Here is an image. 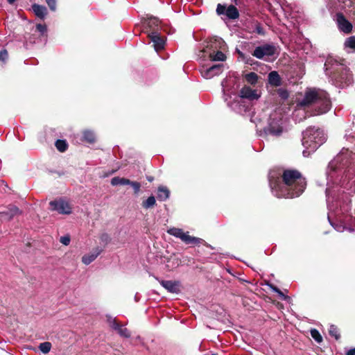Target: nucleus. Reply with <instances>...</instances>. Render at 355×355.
Returning a JSON list of instances; mask_svg holds the SVG:
<instances>
[{
	"label": "nucleus",
	"mask_w": 355,
	"mask_h": 355,
	"mask_svg": "<svg viewBox=\"0 0 355 355\" xmlns=\"http://www.w3.org/2000/svg\"><path fill=\"white\" fill-rule=\"evenodd\" d=\"M216 12L219 15H225L227 18L231 19H236L239 16L237 8L233 5H230L226 7L224 5L218 4L217 6Z\"/></svg>",
	"instance_id": "nucleus-9"
},
{
	"label": "nucleus",
	"mask_w": 355,
	"mask_h": 355,
	"mask_svg": "<svg viewBox=\"0 0 355 355\" xmlns=\"http://www.w3.org/2000/svg\"><path fill=\"white\" fill-rule=\"evenodd\" d=\"M311 335L312 338L318 343H320L322 340V338L318 330L312 329L311 330Z\"/></svg>",
	"instance_id": "nucleus-31"
},
{
	"label": "nucleus",
	"mask_w": 355,
	"mask_h": 355,
	"mask_svg": "<svg viewBox=\"0 0 355 355\" xmlns=\"http://www.w3.org/2000/svg\"><path fill=\"white\" fill-rule=\"evenodd\" d=\"M259 76L254 72H250L245 75V79L248 83L255 85L257 83Z\"/></svg>",
	"instance_id": "nucleus-24"
},
{
	"label": "nucleus",
	"mask_w": 355,
	"mask_h": 355,
	"mask_svg": "<svg viewBox=\"0 0 355 355\" xmlns=\"http://www.w3.org/2000/svg\"><path fill=\"white\" fill-rule=\"evenodd\" d=\"M211 355H216V354H211Z\"/></svg>",
	"instance_id": "nucleus-46"
},
{
	"label": "nucleus",
	"mask_w": 355,
	"mask_h": 355,
	"mask_svg": "<svg viewBox=\"0 0 355 355\" xmlns=\"http://www.w3.org/2000/svg\"><path fill=\"white\" fill-rule=\"evenodd\" d=\"M130 183V180L125 178L114 177L111 180V184L113 186L129 185Z\"/></svg>",
	"instance_id": "nucleus-23"
},
{
	"label": "nucleus",
	"mask_w": 355,
	"mask_h": 355,
	"mask_svg": "<svg viewBox=\"0 0 355 355\" xmlns=\"http://www.w3.org/2000/svg\"><path fill=\"white\" fill-rule=\"evenodd\" d=\"M256 33L259 35H264L263 28L259 25L257 24L255 28Z\"/></svg>",
	"instance_id": "nucleus-38"
},
{
	"label": "nucleus",
	"mask_w": 355,
	"mask_h": 355,
	"mask_svg": "<svg viewBox=\"0 0 355 355\" xmlns=\"http://www.w3.org/2000/svg\"><path fill=\"white\" fill-rule=\"evenodd\" d=\"M169 190L164 186H160L157 189V199L160 201H165L169 197Z\"/></svg>",
	"instance_id": "nucleus-20"
},
{
	"label": "nucleus",
	"mask_w": 355,
	"mask_h": 355,
	"mask_svg": "<svg viewBox=\"0 0 355 355\" xmlns=\"http://www.w3.org/2000/svg\"><path fill=\"white\" fill-rule=\"evenodd\" d=\"M148 36L153 43V46L156 51H159L164 49L165 41L164 37L160 36L159 32L153 31L151 33H148Z\"/></svg>",
	"instance_id": "nucleus-13"
},
{
	"label": "nucleus",
	"mask_w": 355,
	"mask_h": 355,
	"mask_svg": "<svg viewBox=\"0 0 355 355\" xmlns=\"http://www.w3.org/2000/svg\"><path fill=\"white\" fill-rule=\"evenodd\" d=\"M36 28H37V30L39 32H40L42 34H44L46 31V27L44 25L37 24Z\"/></svg>",
	"instance_id": "nucleus-37"
},
{
	"label": "nucleus",
	"mask_w": 355,
	"mask_h": 355,
	"mask_svg": "<svg viewBox=\"0 0 355 355\" xmlns=\"http://www.w3.org/2000/svg\"><path fill=\"white\" fill-rule=\"evenodd\" d=\"M156 203V200L154 196H151L142 202V206L145 209H149L153 207Z\"/></svg>",
	"instance_id": "nucleus-26"
},
{
	"label": "nucleus",
	"mask_w": 355,
	"mask_h": 355,
	"mask_svg": "<svg viewBox=\"0 0 355 355\" xmlns=\"http://www.w3.org/2000/svg\"><path fill=\"white\" fill-rule=\"evenodd\" d=\"M83 139L89 143H94L95 141V135L92 131L85 130L83 132Z\"/></svg>",
	"instance_id": "nucleus-25"
},
{
	"label": "nucleus",
	"mask_w": 355,
	"mask_h": 355,
	"mask_svg": "<svg viewBox=\"0 0 355 355\" xmlns=\"http://www.w3.org/2000/svg\"><path fill=\"white\" fill-rule=\"evenodd\" d=\"M46 2L51 10H53V11L55 10L56 0H46Z\"/></svg>",
	"instance_id": "nucleus-34"
},
{
	"label": "nucleus",
	"mask_w": 355,
	"mask_h": 355,
	"mask_svg": "<svg viewBox=\"0 0 355 355\" xmlns=\"http://www.w3.org/2000/svg\"><path fill=\"white\" fill-rule=\"evenodd\" d=\"M129 185L132 187L135 194H137L139 192L141 188V184L139 182L130 181Z\"/></svg>",
	"instance_id": "nucleus-32"
},
{
	"label": "nucleus",
	"mask_w": 355,
	"mask_h": 355,
	"mask_svg": "<svg viewBox=\"0 0 355 355\" xmlns=\"http://www.w3.org/2000/svg\"><path fill=\"white\" fill-rule=\"evenodd\" d=\"M33 10L36 16L38 17L43 19L46 16L47 13V10L46 7L43 6H40L37 4H33L32 6Z\"/></svg>",
	"instance_id": "nucleus-22"
},
{
	"label": "nucleus",
	"mask_w": 355,
	"mask_h": 355,
	"mask_svg": "<svg viewBox=\"0 0 355 355\" xmlns=\"http://www.w3.org/2000/svg\"><path fill=\"white\" fill-rule=\"evenodd\" d=\"M148 180L149 181H152V180H153V178H148Z\"/></svg>",
	"instance_id": "nucleus-45"
},
{
	"label": "nucleus",
	"mask_w": 355,
	"mask_h": 355,
	"mask_svg": "<svg viewBox=\"0 0 355 355\" xmlns=\"http://www.w3.org/2000/svg\"><path fill=\"white\" fill-rule=\"evenodd\" d=\"M146 25L149 28V33L153 31L159 32L160 30V21L157 17H151L148 18Z\"/></svg>",
	"instance_id": "nucleus-17"
},
{
	"label": "nucleus",
	"mask_w": 355,
	"mask_h": 355,
	"mask_svg": "<svg viewBox=\"0 0 355 355\" xmlns=\"http://www.w3.org/2000/svg\"><path fill=\"white\" fill-rule=\"evenodd\" d=\"M167 232L176 238L181 239L186 244H200L205 242L202 239L190 236L189 232H184L182 229L172 227L167 230Z\"/></svg>",
	"instance_id": "nucleus-6"
},
{
	"label": "nucleus",
	"mask_w": 355,
	"mask_h": 355,
	"mask_svg": "<svg viewBox=\"0 0 355 355\" xmlns=\"http://www.w3.org/2000/svg\"><path fill=\"white\" fill-rule=\"evenodd\" d=\"M51 343L49 342H44L40 344L39 349L44 354H48L51 349Z\"/></svg>",
	"instance_id": "nucleus-27"
},
{
	"label": "nucleus",
	"mask_w": 355,
	"mask_h": 355,
	"mask_svg": "<svg viewBox=\"0 0 355 355\" xmlns=\"http://www.w3.org/2000/svg\"><path fill=\"white\" fill-rule=\"evenodd\" d=\"M268 83L274 87H278L282 84V79L275 71H272L269 73L268 76Z\"/></svg>",
	"instance_id": "nucleus-18"
},
{
	"label": "nucleus",
	"mask_w": 355,
	"mask_h": 355,
	"mask_svg": "<svg viewBox=\"0 0 355 355\" xmlns=\"http://www.w3.org/2000/svg\"><path fill=\"white\" fill-rule=\"evenodd\" d=\"M261 96L260 92L257 89H253L249 86H244L240 91V97L250 101L258 100Z\"/></svg>",
	"instance_id": "nucleus-12"
},
{
	"label": "nucleus",
	"mask_w": 355,
	"mask_h": 355,
	"mask_svg": "<svg viewBox=\"0 0 355 355\" xmlns=\"http://www.w3.org/2000/svg\"><path fill=\"white\" fill-rule=\"evenodd\" d=\"M223 65L221 64H214L209 67L202 66L200 72L202 76L206 79H210L215 76H218L223 71Z\"/></svg>",
	"instance_id": "nucleus-10"
},
{
	"label": "nucleus",
	"mask_w": 355,
	"mask_h": 355,
	"mask_svg": "<svg viewBox=\"0 0 355 355\" xmlns=\"http://www.w3.org/2000/svg\"><path fill=\"white\" fill-rule=\"evenodd\" d=\"M51 209L56 211L61 214H69L71 213V207L69 203L62 199L51 201L49 203Z\"/></svg>",
	"instance_id": "nucleus-7"
},
{
	"label": "nucleus",
	"mask_w": 355,
	"mask_h": 355,
	"mask_svg": "<svg viewBox=\"0 0 355 355\" xmlns=\"http://www.w3.org/2000/svg\"><path fill=\"white\" fill-rule=\"evenodd\" d=\"M299 105L302 107L313 105L315 110V114L327 112L331 106L327 93L315 89L306 91Z\"/></svg>",
	"instance_id": "nucleus-2"
},
{
	"label": "nucleus",
	"mask_w": 355,
	"mask_h": 355,
	"mask_svg": "<svg viewBox=\"0 0 355 355\" xmlns=\"http://www.w3.org/2000/svg\"><path fill=\"white\" fill-rule=\"evenodd\" d=\"M329 334L334 337L336 340H338L340 338V334L338 329L335 325H331L329 329Z\"/></svg>",
	"instance_id": "nucleus-29"
},
{
	"label": "nucleus",
	"mask_w": 355,
	"mask_h": 355,
	"mask_svg": "<svg viewBox=\"0 0 355 355\" xmlns=\"http://www.w3.org/2000/svg\"><path fill=\"white\" fill-rule=\"evenodd\" d=\"M347 355H355V348L349 350L348 352L347 353Z\"/></svg>",
	"instance_id": "nucleus-41"
},
{
	"label": "nucleus",
	"mask_w": 355,
	"mask_h": 355,
	"mask_svg": "<svg viewBox=\"0 0 355 355\" xmlns=\"http://www.w3.org/2000/svg\"><path fill=\"white\" fill-rule=\"evenodd\" d=\"M277 93L279 96L283 99H286L288 97V93L286 89H279L277 90Z\"/></svg>",
	"instance_id": "nucleus-33"
},
{
	"label": "nucleus",
	"mask_w": 355,
	"mask_h": 355,
	"mask_svg": "<svg viewBox=\"0 0 355 355\" xmlns=\"http://www.w3.org/2000/svg\"><path fill=\"white\" fill-rule=\"evenodd\" d=\"M326 140L324 132L318 128H309L303 132L302 143L305 149L302 153L308 157Z\"/></svg>",
	"instance_id": "nucleus-4"
},
{
	"label": "nucleus",
	"mask_w": 355,
	"mask_h": 355,
	"mask_svg": "<svg viewBox=\"0 0 355 355\" xmlns=\"http://www.w3.org/2000/svg\"><path fill=\"white\" fill-rule=\"evenodd\" d=\"M273 290H274L275 292H277V293H279V295H283L282 293V292H281L278 288H275Z\"/></svg>",
	"instance_id": "nucleus-42"
},
{
	"label": "nucleus",
	"mask_w": 355,
	"mask_h": 355,
	"mask_svg": "<svg viewBox=\"0 0 355 355\" xmlns=\"http://www.w3.org/2000/svg\"><path fill=\"white\" fill-rule=\"evenodd\" d=\"M327 75L331 76L340 87H345L352 83V75L342 63L329 58L324 64Z\"/></svg>",
	"instance_id": "nucleus-3"
},
{
	"label": "nucleus",
	"mask_w": 355,
	"mask_h": 355,
	"mask_svg": "<svg viewBox=\"0 0 355 355\" xmlns=\"http://www.w3.org/2000/svg\"><path fill=\"white\" fill-rule=\"evenodd\" d=\"M222 86H223V87H225L224 82L222 83ZM223 91L225 92V88H223Z\"/></svg>",
	"instance_id": "nucleus-44"
},
{
	"label": "nucleus",
	"mask_w": 355,
	"mask_h": 355,
	"mask_svg": "<svg viewBox=\"0 0 355 355\" xmlns=\"http://www.w3.org/2000/svg\"><path fill=\"white\" fill-rule=\"evenodd\" d=\"M8 58V52L3 49L0 52V60L5 61Z\"/></svg>",
	"instance_id": "nucleus-36"
},
{
	"label": "nucleus",
	"mask_w": 355,
	"mask_h": 355,
	"mask_svg": "<svg viewBox=\"0 0 355 355\" xmlns=\"http://www.w3.org/2000/svg\"><path fill=\"white\" fill-rule=\"evenodd\" d=\"M345 46L355 51V37L352 36L347 38L345 42Z\"/></svg>",
	"instance_id": "nucleus-30"
},
{
	"label": "nucleus",
	"mask_w": 355,
	"mask_h": 355,
	"mask_svg": "<svg viewBox=\"0 0 355 355\" xmlns=\"http://www.w3.org/2000/svg\"><path fill=\"white\" fill-rule=\"evenodd\" d=\"M335 229L338 232H342L344 230V227L341 225H338L335 227Z\"/></svg>",
	"instance_id": "nucleus-40"
},
{
	"label": "nucleus",
	"mask_w": 355,
	"mask_h": 355,
	"mask_svg": "<svg viewBox=\"0 0 355 355\" xmlns=\"http://www.w3.org/2000/svg\"><path fill=\"white\" fill-rule=\"evenodd\" d=\"M107 322L109 325L114 330L117 331L118 334L124 338L130 337V333L127 328H124L119 324L115 318L110 316L107 317Z\"/></svg>",
	"instance_id": "nucleus-14"
},
{
	"label": "nucleus",
	"mask_w": 355,
	"mask_h": 355,
	"mask_svg": "<svg viewBox=\"0 0 355 355\" xmlns=\"http://www.w3.org/2000/svg\"><path fill=\"white\" fill-rule=\"evenodd\" d=\"M15 1V0H8V2L10 4H12Z\"/></svg>",
	"instance_id": "nucleus-43"
},
{
	"label": "nucleus",
	"mask_w": 355,
	"mask_h": 355,
	"mask_svg": "<svg viewBox=\"0 0 355 355\" xmlns=\"http://www.w3.org/2000/svg\"><path fill=\"white\" fill-rule=\"evenodd\" d=\"M161 285L171 293H178L179 291V284L176 282L162 280Z\"/></svg>",
	"instance_id": "nucleus-15"
},
{
	"label": "nucleus",
	"mask_w": 355,
	"mask_h": 355,
	"mask_svg": "<svg viewBox=\"0 0 355 355\" xmlns=\"http://www.w3.org/2000/svg\"><path fill=\"white\" fill-rule=\"evenodd\" d=\"M225 42L221 38H214L210 40L207 48L213 49V52L209 53L210 60L211 61H225V55L221 51H215V49H223Z\"/></svg>",
	"instance_id": "nucleus-5"
},
{
	"label": "nucleus",
	"mask_w": 355,
	"mask_h": 355,
	"mask_svg": "<svg viewBox=\"0 0 355 355\" xmlns=\"http://www.w3.org/2000/svg\"><path fill=\"white\" fill-rule=\"evenodd\" d=\"M19 214V209L15 206H12L9 208L8 211L1 213V214L5 216L6 219H7L8 220L12 219L15 216H17Z\"/></svg>",
	"instance_id": "nucleus-21"
},
{
	"label": "nucleus",
	"mask_w": 355,
	"mask_h": 355,
	"mask_svg": "<svg viewBox=\"0 0 355 355\" xmlns=\"http://www.w3.org/2000/svg\"><path fill=\"white\" fill-rule=\"evenodd\" d=\"M336 17L338 29L345 33H349L352 30V24L342 13H337Z\"/></svg>",
	"instance_id": "nucleus-11"
},
{
	"label": "nucleus",
	"mask_w": 355,
	"mask_h": 355,
	"mask_svg": "<svg viewBox=\"0 0 355 355\" xmlns=\"http://www.w3.org/2000/svg\"><path fill=\"white\" fill-rule=\"evenodd\" d=\"M282 131V127L281 126L279 121L275 122L273 120H271L268 127L269 133L274 136H279Z\"/></svg>",
	"instance_id": "nucleus-16"
},
{
	"label": "nucleus",
	"mask_w": 355,
	"mask_h": 355,
	"mask_svg": "<svg viewBox=\"0 0 355 355\" xmlns=\"http://www.w3.org/2000/svg\"><path fill=\"white\" fill-rule=\"evenodd\" d=\"M275 53V47L272 44H263L255 48L252 55L258 59H263L266 56L273 55Z\"/></svg>",
	"instance_id": "nucleus-8"
},
{
	"label": "nucleus",
	"mask_w": 355,
	"mask_h": 355,
	"mask_svg": "<svg viewBox=\"0 0 355 355\" xmlns=\"http://www.w3.org/2000/svg\"><path fill=\"white\" fill-rule=\"evenodd\" d=\"M57 149L60 152H64L67 148V144L64 140H57L55 142Z\"/></svg>",
	"instance_id": "nucleus-28"
},
{
	"label": "nucleus",
	"mask_w": 355,
	"mask_h": 355,
	"mask_svg": "<svg viewBox=\"0 0 355 355\" xmlns=\"http://www.w3.org/2000/svg\"><path fill=\"white\" fill-rule=\"evenodd\" d=\"M70 236H64L60 237V241L64 245H68L70 243Z\"/></svg>",
	"instance_id": "nucleus-35"
},
{
	"label": "nucleus",
	"mask_w": 355,
	"mask_h": 355,
	"mask_svg": "<svg viewBox=\"0 0 355 355\" xmlns=\"http://www.w3.org/2000/svg\"><path fill=\"white\" fill-rule=\"evenodd\" d=\"M284 185L281 187L279 177H275L273 173H269V183L271 189L278 198H295L304 191L306 182L305 178L297 170H285L282 175Z\"/></svg>",
	"instance_id": "nucleus-1"
},
{
	"label": "nucleus",
	"mask_w": 355,
	"mask_h": 355,
	"mask_svg": "<svg viewBox=\"0 0 355 355\" xmlns=\"http://www.w3.org/2000/svg\"><path fill=\"white\" fill-rule=\"evenodd\" d=\"M101 250L98 248H96L94 252L85 254L82 257V261L85 265H89L92 261H94L96 257L101 254Z\"/></svg>",
	"instance_id": "nucleus-19"
},
{
	"label": "nucleus",
	"mask_w": 355,
	"mask_h": 355,
	"mask_svg": "<svg viewBox=\"0 0 355 355\" xmlns=\"http://www.w3.org/2000/svg\"><path fill=\"white\" fill-rule=\"evenodd\" d=\"M341 157H342V155H340L337 156L336 159L334 161H333V162H331L330 163V166H333L334 165V163H335V162H339L340 160H341Z\"/></svg>",
	"instance_id": "nucleus-39"
}]
</instances>
